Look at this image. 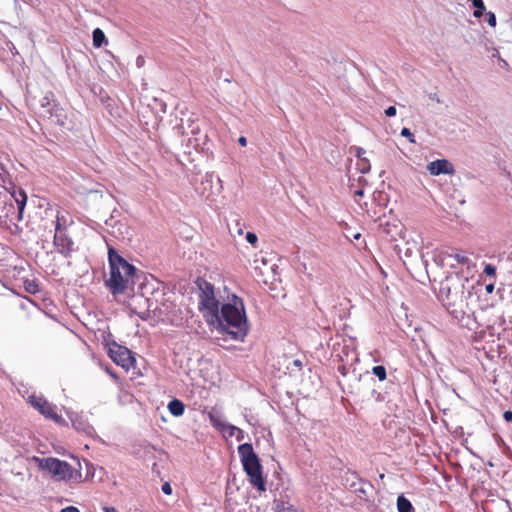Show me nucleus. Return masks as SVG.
<instances>
[{
    "label": "nucleus",
    "mask_w": 512,
    "mask_h": 512,
    "mask_svg": "<svg viewBox=\"0 0 512 512\" xmlns=\"http://www.w3.org/2000/svg\"><path fill=\"white\" fill-rule=\"evenodd\" d=\"M219 320L214 326L222 327L233 339L242 340L247 335L248 322L244 302L240 297L233 295L230 302L219 308Z\"/></svg>",
    "instance_id": "obj_1"
},
{
    "label": "nucleus",
    "mask_w": 512,
    "mask_h": 512,
    "mask_svg": "<svg viewBox=\"0 0 512 512\" xmlns=\"http://www.w3.org/2000/svg\"><path fill=\"white\" fill-rule=\"evenodd\" d=\"M108 260L110 277L106 280V286L113 295L123 294L129 286L134 285L135 267L119 255L113 247L108 248Z\"/></svg>",
    "instance_id": "obj_2"
},
{
    "label": "nucleus",
    "mask_w": 512,
    "mask_h": 512,
    "mask_svg": "<svg viewBox=\"0 0 512 512\" xmlns=\"http://www.w3.org/2000/svg\"><path fill=\"white\" fill-rule=\"evenodd\" d=\"M195 284L198 292V309L209 325H215L219 320L220 302L216 298L214 285L202 277H198Z\"/></svg>",
    "instance_id": "obj_3"
},
{
    "label": "nucleus",
    "mask_w": 512,
    "mask_h": 512,
    "mask_svg": "<svg viewBox=\"0 0 512 512\" xmlns=\"http://www.w3.org/2000/svg\"><path fill=\"white\" fill-rule=\"evenodd\" d=\"M32 461L37 464L39 469L47 471L57 481L81 482L82 480L81 471L66 461L54 457L40 458L38 456H34Z\"/></svg>",
    "instance_id": "obj_4"
},
{
    "label": "nucleus",
    "mask_w": 512,
    "mask_h": 512,
    "mask_svg": "<svg viewBox=\"0 0 512 512\" xmlns=\"http://www.w3.org/2000/svg\"><path fill=\"white\" fill-rule=\"evenodd\" d=\"M238 454L249 482L259 491H265L266 485L262 474V465L252 445L249 443L239 445Z\"/></svg>",
    "instance_id": "obj_5"
},
{
    "label": "nucleus",
    "mask_w": 512,
    "mask_h": 512,
    "mask_svg": "<svg viewBox=\"0 0 512 512\" xmlns=\"http://www.w3.org/2000/svg\"><path fill=\"white\" fill-rule=\"evenodd\" d=\"M40 106V114L43 117L57 118V123L63 125L64 121L61 119L63 109L60 107L59 103L56 102L54 93L48 91L43 94V96L39 99Z\"/></svg>",
    "instance_id": "obj_6"
},
{
    "label": "nucleus",
    "mask_w": 512,
    "mask_h": 512,
    "mask_svg": "<svg viewBox=\"0 0 512 512\" xmlns=\"http://www.w3.org/2000/svg\"><path fill=\"white\" fill-rule=\"evenodd\" d=\"M109 356L114 363L125 370H129L135 365V358L132 356V352L128 348L116 343L110 346Z\"/></svg>",
    "instance_id": "obj_7"
},
{
    "label": "nucleus",
    "mask_w": 512,
    "mask_h": 512,
    "mask_svg": "<svg viewBox=\"0 0 512 512\" xmlns=\"http://www.w3.org/2000/svg\"><path fill=\"white\" fill-rule=\"evenodd\" d=\"M29 403L46 418L55 421L60 418L53 405L49 403L44 397L32 395L29 397Z\"/></svg>",
    "instance_id": "obj_8"
},
{
    "label": "nucleus",
    "mask_w": 512,
    "mask_h": 512,
    "mask_svg": "<svg viewBox=\"0 0 512 512\" xmlns=\"http://www.w3.org/2000/svg\"><path fill=\"white\" fill-rule=\"evenodd\" d=\"M53 242L57 251L65 257L70 256L73 252L74 243L72 239L66 234V231L55 232Z\"/></svg>",
    "instance_id": "obj_9"
},
{
    "label": "nucleus",
    "mask_w": 512,
    "mask_h": 512,
    "mask_svg": "<svg viewBox=\"0 0 512 512\" xmlns=\"http://www.w3.org/2000/svg\"><path fill=\"white\" fill-rule=\"evenodd\" d=\"M427 169L431 175L452 174L453 166L445 159H437L427 165Z\"/></svg>",
    "instance_id": "obj_10"
},
{
    "label": "nucleus",
    "mask_w": 512,
    "mask_h": 512,
    "mask_svg": "<svg viewBox=\"0 0 512 512\" xmlns=\"http://www.w3.org/2000/svg\"><path fill=\"white\" fill-rule=\"evenodd\" d=\"M208 418L212 424V426L219 430V431H224L225 430V427L227 426V423H225L223 420H222V416L219 412L215 411V409L213 408L209 413H208Z\"/></svg>",
    "instance_id": "obj_11"
},
{
    "label": "nucleus",
    "mask_w": 512,
    "mask_h": 512,
    "mask_svg": "<svg viewBox=\"0 0 512 512\" xmlns=\"http://www.w3.org/2000/svg\"><path fill=\"white\" fill-rule=\"evenodd\" d=\"M184 409L183 402L178 399H174L168 404V410L174 416H181L184 413Z\"/></svg>",
    "instance_id": "obj_12"
},
{
    "label": "nucleus",
    "mask_w": 512,
    "mask_h": 512,
    "mask_svg": "<svg viewBox=\"0 0 512 512\" xmlns=\"http://www.w3.org/2000/svg\"><path fill=\"white\" fill-rule=\"evenodd\" d=\"M397 510L398 512H413L414 508L404 495H400L397 498Z\"/></svg>",
    "instance_id": "obj_13"
},
{
    "label": "nucleus",
    "mask_w": 512,
    "mask_h": 512,
    "mask_svg": "<svg viewBox=\"0 0 512 512\" xmlns=\"http://www.w3.org/2000/svg\"><path fill=\"white\" fill-rule=\"evenodd\" d=\"M223 432L227 433L228 437H235L238 441H241L244 438V431L230 424H227Z\"/></svg>",
    "instance_id": "obj_14"
},
{
    "label": "nucleus",
    "mask_w": 512,
    "mask_h": 512,
    "mask_svg": "<svg viewBox=\"0 0 512 512\" xmlns=\"http://www.w3.org/2000/svg\"><path fill=\"white\" fill-rule=\"evenodd\" d=\"M106 41L104 32L100 28L93 30V45L97 48L101 47Z\"/></svg>",
    "instance_id": "obj_15"
},
{
    "label": "nucleus",
    "mask_w": 512,
    "mask_h": 512,
    "mask_svg": "<svg viewBox=\"0 0 512 512\" xmlns=\"http://www.w3.org/2000/svg\"><path fill=\"white\" fill-rule=\"evenodd\" d=\"M67 219L64 215L57 213L56 215V223H55V232L66 231Z\"/></svg>",
    "instance_id": "obj_16"
},
{
    "label": "nucleus",
    "mask_w": 512,
    "mask_h": 512,
    "mask_svg": "<svg viewBox=\"0 0 512 512\" xmlns=\"http://www.w3.org/2000/svg\"><path fill=\"white\" fill-rule=\"evenodd\" d=\"M19 196L20 197L16 198L15 201L18 206L19 220H21L22 213H23L25 205H26L27 196L23 191L20 192Z\"/></svg>",
    "instance_id": "obj_17"
},
{
    "label": "nucleus",
    "mask_w": 512,
    "mask_h": 512,
    "mask_svg": "<svg viewBox=\"0 0 512 512\" xmlns=\"http://www.w3.org/2000/svg\"><path fill=\"white\" fill-rule=\"evenodd\" d=\"M24 288L25 291L30 294H36L39 292V285L35 280H25Z\"/></svg>",
    "instance_id": "obj_18"
},
{
    "label": "nucleus",
    "mask_w": 512,
    "mask_h": 512,
    "mask_svg": "<svg viewBox=\"0 0 512 512\" xmlns=\"http://www.w3.org/2000/svg\"><path fill=\"white\" fill-rule=\"evenodd\" d=\"M472 5L476 8L473 12L475 18H480L485 10V5L482 0H472Z\"/></svg>",
    "instance_id": "obj_19"
},
{
    "label": "nucleus",
    "mask_w": 512,
    "mask_h": 512,
    "mask_svg": "<svg viewBox=\"0 0 512 512\" xmlns=\"http://www.w3.org/2000/svg\"><path fill=\"white\" fill-rule=\"evenodd\" d=\"M372 373H373L376 377H378V379H379L380 381H384V380H386V378H387L386 369H385V367H384V366H382V365L374 366V367L372 368Z\"/></svg>",
    "instance_id": "obj_20"
},
{
    "label": "nucleus",
    "mask_w": 512,
    "mask_h": 512,
    "mask_svg": "<svg viewBox=\"0 0 512 512\" xmlns=\"http://www.w3.org/2000/svg\"><path fill=\"white\" fill-rule=\"evenodd\" d=\"M358 167L361 173L365 174L370 171V162L367 158L363 157L358 161Z\"/></svg>",
    "instance_id": "obj_21"
},
{
    "label": "nucleus",
    "mask_w": 512,
    "mask_h": 512,
    "mask_svg": "<svg viewBox=\"0 0 512 512\" xmlns=\"http://www.w3.org/2000/svg\"><path fill=\"white\" fill-rule=\"evenodd\" d=\"M451 258H453L457 263L459 264H468L469 258L462 252L453 253L450 255Z\"/></svg>",
    "instance_id": "obj_22"
},
{
    "label": "nucleus",
    "mask_w": 512,
    "mask_h": 512,
    "mask_svg": "<svg viewBox=\"0 0 512 512\" xmlns=\"http://www.w3.org/2000/svg\"><path fill=\"white\" fill-rule=\"evenodd\" d=\"M401 135L408 138L409 142L411 143H415V138H414V135L412 134V132L410 131V129L404 127L402 130H401Z\"/></svg>",
    "instance_id": "obj_23"
},
{
    "label": "nucleus",
    "mask_w": 512,
    "mask_h": 512,
    "mask_svg": "<svg viewBox=\"0 0 512 512\" xmlns=\"http://www.w3.org/2000/svg\"><path fill=\"white\" fill-rule=\"evenodd\" d=\"M484 273L487 276L494 277L496 275V268L492 264H486L484 267Z\"/></svg>",
    "instance_id": "obj_24"
},
{
    "label": "nucleus",
    "mask_w": 512,
    "mask_h": 512,
    "mask_svg": "<svg viewBox=\"0 0 512 512\" xmlns=\"http://www.w3.org/2000/svg\"><path fill=\"white\" fill-rule=\"evenodd\" d=\"M486 21L491 27L496 26V16L493 12H487L486 13Z\"/></svg>",
    "instance_id": "obj_25"
},
{
    "label": "nucleus",
    "mask_w": 512,
    "mask_h": 512,
    "mask_svg": "<svg viewBox=\"0 0 512 512\" xmlns=\"http://www.w3.org/2000/svg\"><path fill=\"white\" fill-rule=\"evenodd\" d=\"M246 240L247 242H249L250 244L252 245H256L257 241H258V237L255 233H252V232H248L246 234Z\"/></svg>",
    "instance_id": "obj_26"
},
{
    "label": "nucleus",
    "mask_w": 512,
    "mask_h": 512,
    "mask_svg": "<svg viewBox=\"0 0 512 512\" xmlns=\"http://www.w3.org/2000/svg\"><path fill=\"white\" fill-rule=\"evenodd\" d=\"M73 426L77 429V430H83L85 433L89 434L90 431L92 430V427L87 425L86 427H82V425L80 423H77L76 421H73Z\"/></svg>",
    "instance_id": "obj_27"
},
{
    "label": "nucleus",
    "mask_w": 512,
    "mask_h": 512,
    "mask_svg": "<svg viewBox=\"0 0 512 512\" xmlns=\"http://www.w3.org/2000/svg\"><path fill=\"white\" fill-rule=\"evenodd\" d=\"M385 115L388 117H392L396 115V108L394 106H390L385 110Z\"/></svg>",
    "instance_id": "obj_28"
},
{
    "label": "nucleus",
    "mask_w": 512,
    "mask_h": 512,
    "mask_svg": "<svg viewBox=\"0 0 512 512\" xmlns=\"http://www.w3.org/2000/svg\"><path fill=\"white\" fill-rule=\"evenodd\" d=\"M162 491L166 494V495H170L172 493V488L170 486L169 483H164L162 485Z\"/></svg>",
    "instance_id": "obj_29"
},
{
    "label": "nucleus",
    "mask_w": 512,
    "mask_h": 512,
    "mask_svg": "<svg viewBox=\"0 0 512 512\" xmlns=\"http://www.w3.org/2000/svg\"><path fill=\"white\" fill-rule=\"evenodd\" d=\"M503 418L505 421L507 422H511L512 421V411L511 410H507L503 413Z\"/></svg>",
    "instance_id": "obj_30"
},
{
    "label": "nucleus",
    "mask_w": 512,
    "mask_h": 512,
    "mask_svg": "<svg viewBox=\"0 0 512 512\" xmlns=\"http://www.w3.org/2000/svg\"><path fill=\"white\" fill-rule=\"evenodd\" d=\"M61 512H80L77 507L74 506H68L66 508H63Z\"/></svg>",
    "instance_id": "obj_31"
},
{
    "label": "nucleus",
    "mask_w": 512,
    "mask_h": 512,
    "mask_svg": "<svg viewBox=\"0 0 512 512\" xmlns=\"http://www.w3.org/2000/svg\"><path fill=\"white\" fill-rule=\"evenodd\" d=\"M364 154H365V150L363 148H361V147L356 148V156L358 157V159L363 158Z\"/></svg>",
    "instance_id": "obj_32"
},
{
    "label": "nucleus",
    "mask_w": 512,
    "mask_h": 512,
    "mask_svg": "<svg viewBox=\"0 0 512 512\" xmlns=\"http://www.w3.org/2000/svg\"><path fill=\"white\" fill-rule=\"evenodd\" d=\"M238 143L241 145V146H246L247 145V139L244 137V136H241L239 137L238 139Z\"/></svg>",
    "instance_id": "obj_33"
},
{
    "label": "nucleus",
    "mask_w": 512,
    "mask_h": 512,
    "mask_svg": "<svg viewBox=\"0 0 512 512\" xmlns=\"http://www.w3.org/2000/svg\"><path fill=\"white\" fill-rule=\"evenodd\" d=\"M493 290H494V284L491 283V284L486 285L487 293H492Z\"/></svg>",
    "instance_id": "obj_34"
},
{
    "label": "nucleus",
    "mask_w": 512,
    "mask_h": 512,
    "mask_svg": "<svg viewBox=\"0 0 512 512\" xmlns=\"http://www.w3.org/2000/svg\"><path fill=\"white\" fill-rule=\"evenodd\" d=\"M105 512H118L114 507H106L104 508Z\"/></svg>",
    "instance_id": "obj_35"
},
{
    "label": "nucleus",
    "mask_w": 512,
    "mask_h": 512,
    "mask_svg": "<svg viewBox=\"0 0 512 512\" xmlns=\"http://www.w3.org/2000/svg\"><path fill=\"white\" fill-rule=\"evenodd\" d=\"M355 194L357 196H362L363 195V191L362 190H358V191L355 192Z\"/></svg>",
    "instance_id": "obj_36"
},
{
    "label": "nucleus",
    "mask_w": 512,
    "mask_h": 512,
    "mask_svg": "<svg viewBox=\"0 0 512 512\" xmlns=\"http://www.w3.org/2000/svg\"><path fill=\"white\" fill-rule=\"evenodd\" d=\"M360 236H361V235H360L359 233H357L356 235H354V238H355V239H359V238H360Z\"/></svg>",
    "instance_id": "obj_37"
}]
</instances>
